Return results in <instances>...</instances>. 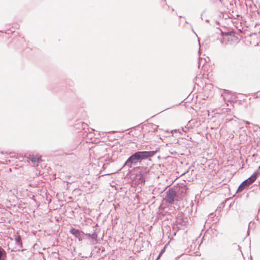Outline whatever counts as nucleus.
I'll list each match as a JSON object with an SVG mask.
<instances>
[{
  "label": "nucleus",
  "instance_id": "1",
  "mask_svg": "<svg viewBox=\"0 0 260 260\" xmlns=\"http://www.w3.org/2000/svg\"><path fill=\"white\" fill-rule=\"evenodd\" d=\"M156 151H137L131 155L124 164L122 168L128 169L132 167V166H136L140 164L143 159H147L153 156Z\"/></svg>",
  "mask_w": 260,
  "mask_h": 260
},
{
  "label": "nucleus",
  "instance_id": "2",
  "mask_svg": "<svg viewBox=\"0 0 260 260\" xmlns=\"http://www.w3.org/2000/svg\"><path fill=\"white\" fill-rule=\"evenodd\" d=\"M183 128L176 129L169 131L166 130L164 131V143H166L167 147L176 148L178 146V136L176 134L179 133L182 134L183 132Z\"/></svg>",
  "mask_w": 260,
  "mask_h": 260
},
{
  "label": "nucleus",
  "instance_id": "3",
  "mask_svg": "<svg viewBox=\"0 0 260 260\" xmlns=\"http://www.w3.org/2000/svg\"><path fill=\"white\" fill-rule=\"evenodd\" d=\"M235 36L232 32H220V34L217 37L222 45H227L230 41H232Z\"/></svg>",
  "mask_w": 260,
  "mask_h": 260
},
{
  "label": "nucleus",
  "instance_id": "4",
  "mask_svg": "<svg viewBox=\"0 0 260 260\" xmlns=\"http://www.w3.org/2000/svg\"><path fill=\"white\" fill-rule=\"evenodd\" d=\"M257 176V171L255 172L250 177L243 181L238 187L237 192L242 191L244 188L249 186L253 183L256 179Z\"/></svg>",
  "mask_w": 260,
  "mask_h": 260
},
{
  "label": "nucleus",
  "instance_id": "5",
  "mask_svg": "<svg viewBox=\"0 0 260 260\" xmlns=\"http://www.w3.org/2000/svg\"><path fill=\"white\" fill-rule=\"evenodd\" d=\"M176 196V191L175 189L173 188H169L166 192L165 199L166 202L169 204H173L174 201V198Z\"/></svg>",
  "mask_w": 260,
  "mask_h": 260
},
{
  "label": "nucleus",
  "instance_id": "6",
  "mask_svg": "<svg viewBox=\"0 0 260 260\" xmlns=\"http://www.w3.org/2000/svg\"><path fill=\"white\" fill-rule=\"evenodd\" d=\"M70 233L78 239L79 241H82L84 239V233L79 230L72 228L70 230Z\"/></svg>",
  "mask_w": 260,
  "mask_h": 260
},
{
  "label": "nucleus",
  "instance_id": "7",
  "mask_svg": "<svg viewBox=\"0 0 260 260\" xmlns=\"http://www.w3.org/2000/svg\"><path fill=\"white\" fill-rule=\"evenodd\" d=\"M175 177L172 175V173L169 174L168 178L166 179V183H164V185L165 186V189L171 186L175 180Z\"/></svg>",
  "mask_w": 260,
  "mask_h": 260
},
{
  "label": "nucleus",
  "instance_id": "8",
  "mask_svg": "<svg viewBox=\"0 0 260 260\" xmlns=\"http://www.w3.org/2000/svg\"><path fill=\"white\" fill-rule=\"evenodd\" d=\"M231 93L232 92L231 91L224 89L221 93V96L223 97V99L224 101H231L235 99V98H233L232 96L230 98L228 97V96L231 95Z\"/></svg>",
  "mask_w": 260,
  "mask_h": 260
},
{
  "label": "nucleus",
  "instance_id": "9",
  "mask_svg": "<svg viewBox=\"0 0 260 260\" xmlns=\"http://www.w3.org/2000/svg\"><path fill=\"white\" fill-rule=\"evenodd\" d=\"M85 235H86V236H88L89 238L92 239V244H95L97 243V242H98V240H97L98 234L95 232H94L92 234L88 233V234H86Z\"/></svg>",
  "mask_w": 260,
  "mask_h": 260
},
{
  "label": "nucleus",
  "instance_id": "10",
  "mask_svg": "<svg viewBox=\"0 0 260 260\" xmlns=\"http://www.w3.org/2000/svg\"><path fill=\"white\" fill-rule=\"evenodd\" d=\"M136 182L138 184H144L145 179L144 175L141 173L136 175Z\"/></svg>",
  "mask_w": 260,
  "mask_h": 260
},
{
  "label": "nucleus",
  "instance_id": "11",
  "mask_svg": "<svg viewBox=\"0 0 260 260\" xmlns=\"http://www.w3.org/2000/svg\"><path fill=\"white\" fill-rule=\"evenodd\" d=\"M14 239L16 244L19 246L20 248L22 247V243L21 241V236L20 235H14Z\"/></svg>",
  "mask_w": 260,
  "mask_h": 260
},
{
  "label": "nucleus",
  "instance_id": "12",
  "mask_svg": "<svg viewBox=\"0 0 260 260\" xmlns=\"http://www.w3.org/2000/svg\"><path fill=\"white\" fill-rule=\"evenodd\" d=\"M166 168L167 170H169V172H171L172 171H174L175 170V165H170L169 164H167L165 162V165H164V168Z\"/></svg>",
  "mask_w": 260,
  "mask_h": 260
},
{
  "label": "nucleus",
  "instance_id": "13",
  "mask_svg": "<svg viewBox=\"0 0 260 260\" xmlns=\"http://www.w3.org/2000/svg\"><path fill=\"white\" fill-rule=\"evenodd\" d=\"M29 160L34 164L36 162H38L41 160L40 157H38L37 156H31L29 157Z\"/></svg>",
  "mask_w": 260,
  "mask_h": 260
},
{
  "label": "nucleus",
  "instance_id": "14",
  "mask_svg": "<svg viewBox=\"0 0 260 260\" xmlns=\"http://www.w3.org/2000/svg\"><path fill=\"white\" fill-rule=\"evenodd\" d=\"M162 254H164V252H162V249H161L160 250V251L159 252V253L158 254V256L156 260L158 259V258H159V257L162 255Z\"/></svg>",
  "mask_w": 260,
  "mask_h": 260
},
{
  "label": "nucleus",
  "instance_id": "15",
  "mask_svg": "<svg viewBox=\"0 0 260 260\" xmlns=\"http://www.w3.org/2000/svg\"><path fill=\"white\" fill-rule=\"evenodd\" d=\"M162 254H164V252H162V249H161L160 250V251L159 252V253L158 254V256L156 260L158 259V258H159V257L162 255Z\"/></svg>",
  "mask_w": 260,
  "mask_h": 260
},
{
  "label": "nucleus",
  "instance_id": "16",
  "mask_svg": "<svg viewBox=\"0 0 260 260\" xmlns=\"http://www.w3.org/2000/svg\"><path fill=\"white\" fill-rule=\"evenodd\" d=\"M253 126L256 128V129H254V131H257L258 129H260V126H259L258 125L254 124Z\"/></svg>",
  "mask_w": 260,
  "mask_h": 260
},
{
  "label": "nucleus",
  "instance_id": "17",
  "mask_svg": "<svg viewBox=\"0 0 260 260\" xmlns=\"http://www.w3.org/2000/svg\"><path fill=\"white\" fill-rule=\"evenodd\" d=\"M3 252H5L4 250H0V260L2 259V257L3 254Z\"/></svg>",
  "mask_w": 260,
  "mask_h": 260
},
{
  "label": "nucleus",
  "instance_id": "18",
  "mask_svg": "<svg viewBox=\"0 0 260 260\" xmlns=\"http://www.w3.org/2000/svg\"><path fill=\"white\" fill-rule=\"evenodd\" d=\"M243 122H244L245 124H246V125H249V124H251V123H250V122L248 121L243 120ZM246 127L247 128H248V126H247V125H246Z\"/></svg>",
  "mask_w": 260,
  "mask_h": 260
},
{
  "label": "nucleus",
  "instance_id": "19",
  "mask_svg": "<svg viewBox=\"0 0 260 260\" xmlns=\"http://www.w3.org/2000/svg\"><path fill=\"white\" fill-rule=\"evenodd\" d=\"M168 151L171 153L173 154V152H175V150H173V149H171V150L168 149Z\"/></svg>",
  "mask_w": 260,
  "mask_h": 260
},
{
  "label": "nucleus",
  "instance_id": "20",
  "mask_svg": "<svg viewBox=\"0 0 260 260\" xmlns=\"http://www.w3.org/2000/svg\"><path fill=\"white\" fill-rule=\"evenodd\" d=\"M162 202L161 203L159 208L160 210L162 209Z\"/></svg>",
  "mask_w": 260,
  "mask_h": 260
},
{
  "label": "nucleus",
  "instance_id": "21",
  "mask_svg": "<svg viewBox=\"0 0 260 260\" xmlns=\"http://www.w3.org/2000/svg\"><path fill=\"white\" fill-rule=\"evenodd\" d=\"M167 245H165V247H164V250H163V251H164V253L165 252V249H166V247Z\"/></svg>",
  "mask_w": 260,
  "mask_h": 260
},
{
  "label": "nucleus",
  "instance_id": "22",
  "mask_svg": "<svg viewBox=\"0 0 260 260\" xmlns=\"http://www.w3.org/2000/svg\"><path fill=\"white\" fill-rule=\"evenodd\" d=\"M168 109H169V107L166 108L165 109H164V111H165L166 110Z\"/></svg>",
  "mask_w": 260,
  "mask_h": 260
},
{
  "label": "nucleus",
  "instance_id": "23",
  "mask_svg": "<svg viewBox=\"0 0 260 260\" xmlns=\"http://www.w3.org/2000/svg\"><path fill=\"white\" fill-rule=\"evenodd\" d=\"M185 23L189 24V23L187 21H185Z\"/></svg>",
  "mask_w": 260,
  "mask_h": 260
},
{
  "label": "nucleus",
  "instance_id": "24",
  "mask_svg": "<svg viewBox=\"0 0 260 260\" xmlns=\"http://www.w3.org/2000/svg\"><path fill=\"white\" fill-rule=\"evenodd\" d=\"M165 216H166V215H165L164 214V215H163L164 218L165 217Z\"/></svg>",
  "mask_w": 260,
  "mask_h": 260
},
{
  "label": "nucleus",
  "instance_id": "25",
  "mask_svg": "<svg viewBox=\"0 0 260 260\" xmlns=\"http://www.w3.org/2000/svg\"><path fill=\"white\" fill-rule=\"evenodd\" d=\"M180 18H182V17L181 16H179Z\"/></svg>",
  "mask_w": 260,
  "mask_h": 260
}]
</instances>
